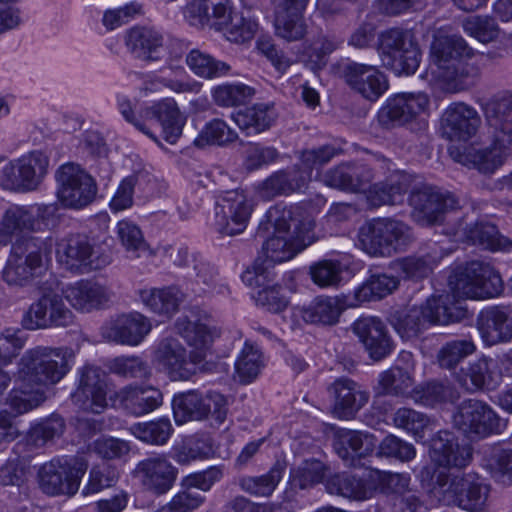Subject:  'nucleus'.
Returning a JSON list of instances; mask_svg holds the SVG:
<instances>
[{
  "label": "nucleus",
  "mask_w": 512,
  "mask_h": 512,
  "mask_svg": "<svg viewBox=\"0 0 512 512\" xmlns=\"http://www.w3.org/2000/svg\"><path fill=\"white\" fill-rule=\"evenodd\" d=\"M451 293L433 295L424 307L429 324L447 325L459 322L467 315L461 298L494 297L503 290V281L488 263L471 261L455 268L448 278Z\"/></svg>",
  "instance_id": "nucleus-1"
},
{
  "label": "nucleus",
  "mask_w": 512,
  "mask_h": 512,
  "mask_svg": "<svg viewBox=\"0 0 512 512\" xmlns=\"http://www.w3.org/2000/svg\"><path fill=\"white\" fill-rule=\"evenodd\" d=\"M487 123L493 142L486 147H465L451 151L453 159L483 175L494 174L512 150V97L503 96L488 102L485 107Z\"/></svg>",
  "instance_id": "nucleus-2"
},
{
  "label": "nucleus",
  "mask_w": 512,
  "mask_h": 512,
  "mask_svg": "<svg viewBox=\"0 0 512 512\" xmlns=\"http://www.w3.org/2000/svg\"><path fill=\"white\" fill-rule=\"evenodd\" d=\"M433 73L449 90L462 91L474 86L481 69L474 49L459 35L435 38L430 49Z\"/></svg>",
  "instance_id": "nucleus-3"
},
{
  "label": "nucleus",
  "mask_w": 512,
  "mask_h": 512,
  "mask_svg": "<svg viewBox=\"0 0 512 512\" xmlns=\"http://www.w3.org/2000/svg\"><path fill=\"white\" fill-rule=\"evenodd\" d=\"M422 480L431 478L432 494L444 505L456 506L469 512H486L491 486L476 473L449 474L424 467Z\"/></svg>",
  "instance_id": "nucleus-4"
},
{
  "label": "nucleus",
  "mask_w": 512,
  "mask_h": 512,
  "mask_svg": "<svg viewBox=\"0 0 512 512\" xmlns=\"http://www.w3.org/2000/svg\"><path fill=\"white\" fill-rule=\"evenodd\" d=\"M279 211L270 210V218H274L273 234L263 244L267 265L282 263L292 259L303 251L309 244V232L312 222L302 219V209L298 206L284 209L279 216L274 217Z\"/></svg>",
  "instance_id": "nucleus-5"
},
{
  "label": "nucleus",
  "mask_w": 512,
  "mask_h": 512,
  "mask_svg": "<svg viewBox=\"0 0 512 512\" xmlns=\"http://www.w3.org/2000/svg\"><path fill=\"white\" fill-rule=\"evenodd\" d=\"M69 370L67 349L37 346L22 355L16 377L24 385L45 391L60 382Z\"/></svg>",
  "instance_id": "nucleus-6"
},
{
  "label": "nucleus",
  "mask_w": 512,
  "mask_h": 512,
  "mask_svg": "<svg viewBox=\"0 0 512 512\" xmlns=\"http://www.w3.org/2000/svg\"><path fill=\"white\" fill-rule=\"evenodd\" d=\"M117 107L128 123L156 142L157 138L146 127V120H154L159 123L164 139L170 144L176 143L182 134L184 119L173 99H164L151 107L138 111L128 97L117 95Z\"/></svg>",
  "instance_id": "nucleus-7"
},
{
  "label": "nucleus",
  "mask_w": 512,
  "mask_h": 512,
  "mask_svg": "<svg viewBox=\"0 0 512 512\" xmlns=\"http://www.w3.org/2000/svg\"><path fill=\"white\" fill-rule=\"evenodd\" d=\"M53 241L50 237L23 236L11 247L3 269V279L9 285H24L30 280L51 254Z\"/></svg>",
  "instance_id": "nucleus-8"
},
{
  "label": "nucleus",
  "mask_w": 512,
  "mask_h": 512,
  "mask_svg": "<svg viewBox=\"0 0 512 512\" xmlns=\"http://www.w3.org/2000/svg\"><path fill=\"white\" fill-rule=\"evenodd\" d=\"M172 410L178 425L208 418L221 424L226 419L227 401L222 394L216 391L202 393L198 390H188L173 396Z\"/></svg>",
  "instance_id": "nucleus-9"
},
{
  "label": "nucleus",
  "mask_w": 512,
  "mask_h": 512,
  "mask_svg": "<svg viewBox=\"0 0 512 512\" xmlns=\"http://www.w3.org/2000/svg\"><path fill=\"white\" fill-rule=\"evenodd\" d=\"M86 470L87 464L82 459L72 456L55 457L40 467L39 487L50 496H73L77 493Z\"/></svg>",
  "instance_id": "nucleus-10"
},
{
  "label": "nucleus",
  "mask_w": 512,
  "mask_h": 512,
  "mask_svg": "<svg viewBox=\"0 0 512 512\" xmlns=\"http://www.w3.org/2000/svg\"><path fill=\"white\" fill-rule=\"evenodd\" d=\"M453 423L471 440L501 434L507 425L487 403L477 399L462 401L453 414Z\"/></svg>",
  "instance_id": "nucleus-11"
},
{
  "label": "nucleus",
  "mask_w": 512,
  "mask_h": 512,
  "mask_svg": "<svg viewBox=\"0 0 512 512\" xmlns=\"http://www.w3.org/2000/svg\"><path fill=\"white\" fill-rule=\"evenodd\" d=\"M57 196L66 207L81 209L91 204L97 195L94 178L79 164L67 162L55 173Z\"/></svg>",
  "instance_id": "nucleus-12"
},
{
  "label": "nucleus",
  "mask_w": 512,
  "mask_h": 512,
  "mask_svg": "<svg viewBox=\"0 0 512 512\" xmlns=\"http://www.w3.org/2000/svg\"><path fill=\"white\" fill-rule=\"evenodd\" d=\"M48 168V156L42 151H32L0 169V185L21 192L36 190L47 175Z\"/></svg>",
  "instance_id": "nucleus-13"
},
{
  "label": "nucleus",
  "mask_w": 512,
  "mask_h": 512,
  "mask_svg": "<svg viewBox=\"0 0 512 512\" xmlns=\"http://www.w3.org/2000/svg\"><path fill=\"white\" fill-rule=\"evenodd\" d=\"M409 203L413 219L422 226L441 224L447 212L459 208V201L454 194L431 185L415 188Z\"/></svg>",
  "instance_id": "nucleus-14"
},
{
  "label": "nucleus",
  "mask_w": 512,
  "mask_h": 512,
  "mask_svg": "<svg viewBox=\"0 0 512 512\" xmlns=\"http://www.w3.org/2000/svg\"><path fill=\"white\" fill-rule=\"evenodd\" d=\"M252 211V201L243 190L225 191L215 202V229L229 236L240 234L246 229Z\"/></svg>",
  "instance_id": "nucleus-15"
},
{
  "label": "nucleus",
  "mask_w": 512,
  "mask_h": 512,
  "mask_svg": "<svg viewBox=\"0 0 512 512\" xmlns=\"http://www.w3.org/2000/svg\"><path fill=\"white\" fill-rule=\"evenodd\" d=\"M108 384L105 372L98 366L85 365L77 369L73 403L81 410L94 414L107 407Z\"/></svg>",
  "instance_id": "nucleus-16"
},
{
  "label": "nucleus",
  "mask_w": 512,
  "mask_h": 512,
  "mask_svg": "<svg viewBox=\"0 0 512 512\" xmlns=\"http://www.w3.org/2000/svg\"><path fill=\"white\" fill-rule=\"evenodd\" d=\"M73 320L74 315L65 305L62 296L46 293L24 312L21 324L24 329L34 331L50 327H67Z\"/></svg>",
  "instance_id": "nucleus-17"
},
{
  "label": "nucleus",
  "mask_w": 512,
  "mask_h": 512,
  "mask_svg": "<svg viewBox=\"0 0 512 512\" xmlns=\"http://www.w3.org/2000/svg\"><path fill=\"white\" fill-rule=\"evenodd\" d=\"M365 470L363 479L347 472L329 476L325 482L327 492L356 501L372 498L384 482V473L370 465Z\"/></svg>",
  "instance_id": "nucleus-18"
},
{
  "label": "nucleus",
  "mask_w": 512,
  "mask_h": 512,
  "mask_svg": "<svg viewBox=\"0 0 512 512\" xmlns=\"http://www.w3.org/2000/svg\"><path fill=\"white\" fill-rule=\"evenodd\" d=\"M339 153L332 145L306 149L300 153V164L279 170L289 194L304 192L312 179L313 170H319Z\"/></svg>",
  "instance_id": "nucleus-19"
},
{
  "label": "nucleus",
  "mask_w": 512,
  "mask_h": 512,
  "mask_svg": "<svg viewBox=\"0 0 512 512\" xmlns=\"http://www.w3.org/2000/svg\"><path fill=\"white\" fill-rule=\"evenodd\" d=\"M441 259L442 253L434 245L425 254L407 256L391 261L386 273V293L395 291L401 280L426 278Z\"/></svg>",
  "instance_id": "nucleus-20"
},
{
  "label": "nucleus",
  "mask_w": 512,
  "mask_h": 512,
  "mask_svg": "<svg viewBox=\"0 0 512 512\" xmlns=\"http://www.w3.org/2000/svg\"><path fill=\"white\" fill-rule=\"evenodd\" d=\"M110 399L114 407L139 417L158 409L163 404V393L152 385L129 384L116 391Z\"/></svg>",
  "instance_id": "nucleus-21"
},
{
  "label": "nucleus",
  "mask_w": 512,
  "mask_h": 512,
  "mask_svg": "<svg viewBox=\"0 0 512 512\" xmlns=\"http://www.w3.org/2000/svg\"><path fill=\"white\" fill-rule=\"evenodd\" d=\"M420 50L410 35L399 28L386 31V57L398 75L414 74L420 63Z\"/></svg>",
  "instance_id": "nucleus-22"
},
{
  "label": "nucleus",
  "mask_w": 512,
  "mask_h": 512,
  "mask_svg": "<svg viewBox=\"0 0 512 512\" xmlns=\"http://www.w3.org/2000/svg\"><path fill=\"white\" fill-rule=\"evenodd\" d=\"M376 443L374 436L354 430L337 433L333 447L337 455L350 467L372 466V453Z\"/></svg>",
  "instance_id": "nucleus-23"
},
{
  "label": "nucleus",
  "mask_w": 512,
  "mask_h": 512,
  "mask_svg": "<svg viewBox=\"0 0 512 512\" xmlns=\"http://www.w3.org/2000/svg\"><path fill=\"white\" fill-rule=\"evenodd\" d=\"M57 258L67 270L88 273L100 269L104 261L99 260L88 238L73 235L57 245Z\"/></svg>",
  "instance_id": "nucleus-24"
},
{
  "label": "nucleus",
  "mask_w": 512,
  "mask_h": 512,
  "mask_svg": "<svg viewBox=\"0 0 512 512\" xmlns=\"http://www.w3.org/2000/svg\"><path fill=\"white\" fill-rule=\"evenodd\" d=\"M134 473L147 490L160 495L173 487L178 471L164 454H152L136 465Z\"/></svg>",
  "instance_id": "nucleus-25"
},
{
  "label": "nucleus",
  "mask_w": 512,
  "mask_h": 512,
  "mask_svg": "<svg viewBox=\"0 0 512 512\" xmlns=\"http://www.w3.org/2000/svg\"><path fill=\"white\" fill-rule=\"evenodd\" d=\"M477 328L487 346L508 342L512 338V307L494 305L482 309L477 316Z\"/></svg>",
  "instance_id": "nucleus-26"
},
{
  "label": "nucleus",
  "mask_w": 512,
  "mask_h": 512,
  "mask_svg": "<svg viewBox=\"0 0 512 512\" xmlns=\"http://www.w3.org/2000/svg\"><path fill=\"white\" fill-rule=\"evenodd\" d=\"M154 359L172 380H188L196 371L195 361L176 338L160 341L154 352Z\"/></svg>",
  "instance_id": "nucleus-27"
},
{
  "label": "nucleus",
  "mask_w": 512,
  "mask_h": 512,
  "mask_svg": "<svg viewBox=\"0 0 512 512\" xmlns=\"http://www.w3.org/2000/svg\"><path fill=\"white\" fill-rule=\"evenodd\" d=\"M150 321L138 312L122 314L102 328L104 338L117 344L136 346L149 334Z\"/></svg>",
  "instance_id": "nucleus-28"
},
{
  "label": "nucleus",
  "mask_w": 512,
  "mask_h": 512,
  "mask_svg": "<svg viewBox=\"0 0 512 512\" xmlns=\"http://www.w3.org/2000/svg\"><path fill=\"white\" fill-rule=\"evenodd\" d=\"M480 124L481 118L474 107L456 102L443 113L442 133L450 140L467 141L476 134Z\"/></svg>",
  "instance_id": "nucleus-29"
},
{
  "label": "nucleus",
  "mask_w": 512,
  "mask_h": 512,
  "mask_svg": "<svg viewBox=\"0 0 512 512\" xmlns=\"http://www.w3.org/2000/svg\"><path fill=\"white\" fill-rule=\"evenodd\" d=\"M124 42L135 59L154 62L162 58L164 35L154 27L136 25L126 31Z\"/></svg>",
  "instance_id": "nucleus-30"
},
{
  "label": "nucleus",
  "mask_w": 512,
  "mask_h": 512,
  "mask_svg": "<svg viewBox=\"0 0 512 512\" xmlns=\"http://www.w3.org/2000/svg\"><path fill=\"white\" fill-rule=\"evenodd\" d=\"M472 456V447L460 445L452 432L439 431L431 440L430 457L439 466L465 468Z\"/></svg>",
  "instance_id": "nucleus-31"
},
{
  "label": "nucleus",
  "mask_w": 512,
  "mask_h": 512,
  "mask_svg": "<svg viewBox=\"0 0 512 512\" xmlns=\"http://www.w3.org/2000/svg\"><path fill=\"white\" fill-rule=\"evenodd\" d=\"M63 295L70 305L81 312L101 309L110 300L109 290L93 280H79L67 285Z\"/></svg>",
  "instance_id": "nucleus-32"
},
{
  "label": "nucleus",
  "mask_w": 512,
  "mask_h": 512,
  "mask_svg": "<svg viewBox=\"0 0 512 512\" xmlns=\"http://www.w3.org/2000/svg\"><path fill=\"white\" fill-rule=\"evenodd\" d=\"M231 10L230 0H194L187 5L185 14L192 25L222 30Z\"/></svg>",
  "instance_id": "nucleus-33"
},
{
  "label": "nucleus",
  "mask_w": 512,
  "mask_h": 512,
  "mask_svg": "<svg viewBox=\"0 0 512 512\" xmlns=\"http://www.w3.org/2000/svg\"><path fill=\"white\" fill-rule=\"evenodd\" d=\"M344 75L346 82L370 101H376L383 93L380 72L375 66L351 62Z\"/></svg>",
  "instance_id": "nucleus-34"
},
{
  "label": "nucleus",
  "mask_w": 512,
  "mask_h": 512,
  "mask_svg": "<svg viewBox=\"0 0 512 512\" xmlns=\"http://www.w3.org/2000/svg\"><path fill=\"white\" fill-rule=\"evenodd\" d=\"M429 99L424 93H398L386 102V117L396 125H404L424 112Z\"/></svg>",
  "instance_id": "nucleus-35"
},
{
  "label": "nucleus",
  "mask_w": 512,
  "mask_h": 512,
  "mask_svg": "<svg viewBox=\"0 0 512 512\" xmlns=\"http://www.w3.org/2000/svg\"><path fill=\"white\" fill-rule=\"evenodd\" d=\"M231 117L246 135H254L272 126L276 119V112L272 103H256L232 113Z\"/></svg>",
  "instance_id": "nucleus-36"
},
{
  "label": "nucleus",
  "mask_w": 512,
  "mask_h": 512,
  "mask_svg": "<svg viewBox=\"0 0 512 512\" xmlns=\"http://www.w3.org/2000/svg\"><path fill=\"white\" fill-rule=\"evenodd\" d=\"M353 332L363 343L372 361L377 362L384 357V324L378 317H362L352 325Z\"/></svg>",
  "instance_id": "nucleus-37"
},
{
  "label": "nucleus",
  "mask_w": 512,
  "mask_h": 512,
  "mask_svg": "<svg viewBox=\"0 0 512 512\" xmlns=\"http://www.w3.org/2000/svg\"><path fill=\"white\" fill-rule=\"evenodd\" d=\"M183 293L178 287L143 289L139 297L144 306L153 313L170 317L183 301Z\"/></svg>",
  "instance_id": "nucleus-38"
},
{
  "label": "nucleus",
  "mask_w": 512,
  "mask_h": 512,
  "mask_svg": "<svg viewBox=\"0 0 512 512\" xmlns=\"http://www.w3.org/2000/svg\"><path fill=\"white\" fill-rule=\"evenodd\" d=\"M335 393V413L339 418L349 419L367 402L368 397L357 389L350 379H339L333 385Z\"/></svg>",
  "instance_id": "nucleus-39"
},
{
  "label": "nucleus",
  "mask_w": 512,
  "mask_h": 512,
  "mask_svg": "<svg viewBox=\"0 0 512 512\" xmlns=\"http://www.w3.org/2000/svg\"><path fill=\"white\" fill-rule=\"evenodd\" d=\"M347 303L348 300L345 297L318 296L304 310L303 317L310 323L334 325L348 307Z\"/></svg>",
  "instance_id": "nucleus-40"
},
{
  "label": "nucleus",
  "mask_w": 512,
  "mask_h": 512,
  "mask_svg": "<svg viewBox=\"0 0 512 512\" xmlns=\"http://www.w3.org/2000/svg\"><path fill=\"white\" fill-rule=\"evenodd\" d=\"M46 399L45 391L42 388L27 386L20 382L19 387L10 391L6 398L8 415L13 418L27 413L40 406Z\"/></svg>",
  "instance_id": "nucleus-41"
},
{
  "label": "nucleus",
  "mask_w": 512,
  "mask_h": 512,
  "mask_svg": "<svg viewBox=\"0 0 512 512\" xmlns=\"http://www.w3.org/2000/svg\"><path fill=\"white\" fill-rule=\"evenodd\" d=\"M467 238L474 244L493 252H509L512 240L501 235L497 227L489 222H476L465 230Z\"/></svg>",
  "instance_id": "nucleus-42"
},
{
  "label": "nucleus",
  "mask_w": 512,
  "mask_h": 512,
  "mask_svg": "<svg viewBox=\"0 0 512 512\" xmlns=\"http://www.w3.org/2000/svg\"><path fill=\"white\" fill-rule=\"evenodd\" d=\"M285 465L277 461L270 470L259 476H242L238 484L244 492L256 497H269L283 478Z\"/></svg>",
  "instance_id": "nucleus-43"
},
{
  "label": "nucleus",
  "mask_w": 512,
  "mask_h": 512,
  "mask_svg": "<svg viewBox=\"0 0 512 512\" xmlns=\"http://www.w3.org/2000/svg\"><path fill=\"white\" fill-rule=\"evenodd\" d=\"M263 367L264 358L260 348L246 341L235 362V377L242 384H250Z\"/></svg>",
  "instance_id": "nucleus-44"
},
{
  "label": "nucleus",
  "mask_w": 512,
  "mask_h": 512,
  "mask_svg": "<svg viewBox=\"0 0 512 512\" xmlns=\"http://www.w3.org/2000/svg\"><path fill=\"white\" fill-rule=\"evenodd\" d=\"M186 63L197 76L214 79L229 75L231 66L198 49L191 50L186 56Z\"/></svg>",
  "instance_id": "nucleus-45"
},
{
  "label": "nucleus",
  "mask_w": 512,
  "mask_h": 512,
  "mask_svg": "<svg viewBox=\"0 0 512 512\" xmlns=\"http://www.w3.org/2000/svg\"><path fill=\"white\" fill-rule=\"evenodd\" d=\"M486 466L492 477L505 485L512 484V449L496 444L485 451Z\"/></svg>",
  "instance_id": "nucleus-46"
},
{
  "label": "nucleus",
  "mask_w": 512,
  "mask_h": 512,
  "mask_svg": "<svg viewBox=\"0 0 512 512\" xmlns=\"http://www.w3.org/2000/svg\"><path fill=\"white\" fill-rule=\"evenodd\" d=\"M65 429L64 419L57 414L31 424L27 434V442L37 448L43 447L59 438Z\"/></svg>",
  "instance_id": "nucleus-47"
},
{
  "label": "nucleus",
  "mask_w": 512,
  "mask_h": 512,
  "mask_svg": "<svg viewBox=\"0 0 512 512\" xmlns=\"http://www.w3.org/2000/svg\"><path fill=\"white\" fill-rule=\"evenodd\" d=\"M174 429L168 417L136 423L131 427L132 434L142 442L152 445H164Z\"/></svg>",
  "instance_id": "nucleus-48"
},
{
  "label": "nucleus",
  "mask_w": 512,
  "mask_h": 512,
  "mask_svg": "<svg viewBox=\"0 0 512 512\" xmlns=\"http://www.w3.org/2000/svg\"><path fill=\"white\" fill-rule=\"evenodd\" d=\"M348 266L339 260H321L310 266V276L320 288L338 287Z\"/></svg>",
  "instance_id": "nucleus-49"
},
{
  "label": "nucleus",
  "mask_w": 512,
  "mask_h": 512,
  "mask_svg": "<svg viewBox=\"0 0 512 512\" xmlns=\"http://www.w3.org/2000/svg\"><path fill=\"white\" fill-rule=\"evenodd\" d=\"M254 94V88L240 82L225 83L212 90L213 100L222 107L244 105L253 98Z\"/></svg>",
  "instance_id": "nucleus-50"
},
{
  "label": "nucleus",
  "mask_w": 512,
  "mask_h": 512,
  "mask_svg": "<svg viewBox=\"0 0 512 512\" xmlns=\"http://www.w3.org/2000/svg\"><path fill=\"white\" fill-rule=\"evenodd\" d=\"M468 375L476 389H494L501 379L497 363L490 357H481L470 364Z\"/></svg>",
  "instance_id": "nucleus-51"
},
{
  "label": "nucleus",
  "mask_w": 512,
  "mask_h": 512,
  "mask_svg": "<svg viewBox=\"0 0 512 512\" xmlns=\"http://www.w3.org/2000/svg\"><path fill=\"white\" fill-rule=\"evenodd\" d=\"M358 246L370 256H382L384 249V220L374 218L361 227Z\"/></svg>",
  "instance_id": "nucleus-52"
},
{
  "label": "nucleus",
  "mask_w": 512,
  "mask_h": 512,
  "mask_svg": "<svg viewBox=\"0 0 512 512\" xmlns=\"http://www.w3.org/2000/svg\"><path fill=\"white\" fill-rule=\"evenodd\" d=\"M192 266L196 275V283L203 285L201 292L221 295L228 292L226 283L219 278L217 269L209 262L202 257H193Z\"/></svg>",
  "instance_id": "nucleus-53"
},
{
  "label": "nucleus",
  "mask_w": 512,
  "mask_h": 512,
  "mask_svg": "<svg viewBox=\"0 0 512 512\" xmlns=\"http://www.w3.org/2000/svg\"><path fill=\"white\" fill-rule=\"evenodd\" d=\"M409 395L416 404L434 407L451 400L453 391L444 383L429 382L415 387Z\"/></svg>",
  "instance_id": "nucleus-54"
},
{
  "label": "nucleus",
  "mask_w": 512,
  "mask_h": 512,
  "mask_svg": "<svg viewBox=\"0 0 512 512\" xmlns=\"http://www.w3.org/2000/svg\"><path fill=\"white\" fill-rule=\"evenodd\" d=\"M108 368L114 375L125 379H148L152 371L148 363L137 356H119L112 359Z\"/></svg>",
  "instance_id": "nucleus-55"
},
{
  "label": "nucleus",
  "mask_w": 512,
  "mask_h": 512,
  "mask_svg": "<svg viewBox=\"0 0 512 512\" xmlns=\"http://www.w3.org/2000/svg\"><path fill=\"white\" fill-rule=\"evenodd\" d=\"M237 139V133L232 130L223 120L213 119L206 123L199 135L195 138L194 144L197 147L216 144L219 146L231 143Z\"/></svg>",
  "instance_id": "nucleus-56"
},
{
  "label": "nucleus",
  "mask_w": 512,
  "mask_h": 512,
  "mask_svg": "<svg viewBox=\"0 0 512 512\" xmlns=\"http://www.w3.org/2000/svg\"><path fill=\"white\" fill-rule=\"evenodd\" d=\"M393 423L396 427L411 433L418 440L425 437V432L431 425V419L414 409L399 408L393 416Z\"/></svg>",
  "instance_id": "nucleus-57"
},
{
  "label": "nucleus",
  "mask_w": 512,
  "mask_h": 512,
  "mask_svg": "<svg viewBox=\"0 0 512 512\" xmlns=\"http://www.w3.org/2000/svg\"><path fill=\"white\" fill-rule=\"evenodd\" d=\"M274 26L276 35L288 42L302 39L307 29L301 12H277Z\"/></svg>",
  "instance_id": "nucleus-58"
},
{
  "label": "nucleus",
  "mask_w": 512,
  "mask_h": 512,
  "mask_svg": "<svg viewBox=\"0 0 512 512\" xmlns=\"http://www.w3.org/2000/svg\"><path fill=\"white\" fill-rule=\"evenodd\" d=\"M475 350L476 346L470 339L453 340L441 347L437 360L442 368L453 369Z\"/></svg>",
  "instance_id": "nucleus-59"
},
{
  "label": "nucleus",
  "mask_w": 512,
  "mask_h": 512,
  "mask_svg": "<svg viewBox=\"0 0 512 512\" xmlns=\"http://www.w3.org/2000/svg\"><path fill=\"white\" fill-rule=\"evenodd\" d=\"M29 216L28 206L14 205L8 208L0 224L1 242L7 243L16 232L29 231Z\"/></svg>",
  "instance_id": "nucleus-60"
},
{
  "label": "nucleus",
  "mask_w": 512,
  "mask_h": 512,
  "mask_svg": "<svg viewBox=\"0 0 512 512\" xmlns=\"http://www.w3.org/2000/svg\"><path fill=\"white\" fill-rule=\"evenodd\" d=\"M325 476L324 464L316 459H307L291 471V482L295 488L307 489L323 481Z\"/></svg>",
  "instance_id": "nucleus-61"
},
{
  "label": "nucleus",
  "mask_w": 512,
  "mask_h": 512,
  "mask_svg": "<svg viewBox=\"0 0 512 512\" xmlns=\"http://www.w3.org/2000/svg\"><path fill=\"white\" fill-rule=\"evenodd\" d=\"M411 229L404 222L386 219V254L405 251L412 243Z\"/></svg>",
  "instance_id": "nucleus-62"
},
{
  "label": "nucleus",
  "mask_w": 512,
  "mask_h": 512,
  "mask_svg": "<svg viewBox=\"0 0 512 512\" xmlns=\"http://www.w3.org/2000/svg\"><path fill=\"white\" fill-rule=\"evenodd\" d=\"M257 29V23L241 14H230L227 24H224L222 30L228 41L234 43H244L253 38Z\"/></svg>",
  "instance_id": "nucleus-63"
},
{
  "label": "nucleus",
  "mask_w": 512,
  "mask_h": 512,
  "mask_svg": "<svg viewBox=\"0 0 512 512\" xmlns=\"http://www.w3.org/2000/svg\"><path fill=\"white\" fill-rule=\"evenodd\" d=\"M462 27L466 34L482 43H488L498 35V26L495 20L489 16L467 17L463 21Z\"/></svg>",
  "instance_id": "nucleus-64"
}]
</instances>
